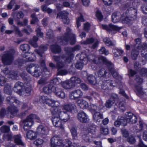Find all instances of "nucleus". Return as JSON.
Instances as JSON below:
<instances>
[{"label": "nucleus", "instance_id": "obj_61", "mask_svg": "<svg viewBox=\"0 0 147 147\" xmlns=\"http://www.w3.org/2000/svg\"><path fill=\"white\" fill-rule=\"evenodd\" d=\"M65 57H66V58L65 60H63L64 61H65V63H69L71 61V60L73 59L74 56L73 54H70L69 56L68 57H66L65 55H64Z\"/></svg>", "mask_w": 147, "mask_h": 147}, {"label": "nucleus", "instance_id": "obj_37", "mask_svg": "<svg viewBox=\"0 0 147 147\" xmlns=\"http://www.w3.org/2000/svg\"><path fill=\"white\" fill-rule=\"evenodd\" d=\"M109 80H106L102 82L101 84V88L104 90H105L108 92L109 90L108 82H109Z\"/></svg>", "mask_w": 147, "mask_h": 147}, {"label": "nucleus", "instance_id": "obj_32", "mask_svg": "<svg viewBox=\"0 0 147 147\" xmlns=\"http://www.w3.org/2000/svg\"><path fill=\"white\" fill-rule=\"evenodd\" d=\"M112 52L114 56L116 57H119L124 53L123 50L120 49H113Z\"/></svg>", "mask_w": 147, "mask_h": 147}, {"label": "nucleus", "instance_id": "obj_14", "mask_svg": "<svg viewBox=\"0 0 147 147\" xmlns=\"http://www.w3.org/2000/svg\"><path fill=\"white\" fill-rule=\"evenodd\" d=\"M82 95V93L80 90H75L70 93L69 98L71 99L76 100L81 98Z\"/></svg>", "mask_w": 147, "mask_h": 147}, {"label": "nucleus", "instance_id": "obj_58", "mask_svg": "<svg viewBox=\"0 0 147 147\" xmlns=\"http://www.w3.org/2000/svg\"><path fill=\"white\" fill-rule=\"evenodd\" d=\"M90 106L91 109L94 111H100L101 110V109L99 107H97L94 104L91 103Z\"/></svg>", "mask_w": 147, "mask_h": 147}, {"label": "nucleus", "instance_id": "obj_21", "mask_svg": "<svg viewBox=\"0 0 147 147\" xmlns=\"http://www.w3.org/2000/svg\"><path fill=\"white\" fill-rule=\"evenodd\" d=\"M121 18L122 19V20H123V22H125L123 21L124 19L123 20V18H122L121 14L119 12H115L112 15V21L114 23L119 22Z\"/></svg>", "mask_w": 147, "mask_h": 147}, {"label": "nucleus", "instance_id": "obj_5", "mask_svg": "<svg viewBox=\"0 0 147 147\" xmlns=\"http://www.w3.org/2000/svg\"><path fill=\"white\" fill-rule=\"evenodd\" d=\"M65 56L64 55L56 56H53V59L56 62V67L58 69L63 68L65 65V62L63 61Z\"/></svg>", "mask_w": 147, "mask_h": 147}, {"label": "nucleus", "instance_id": "obj_18", "mask_svg": "<svg viewBox=\"0 0 147 147\" xmlns=\"http://www.w3.org/2000/svg\"><path fill=\"white\" fill-rule=\"evenodd\" d=\"M20 49L24 53L22 54V56L24 58H26L27 54H28V52L30 49V46L28 44H24L21 45L20 47Z\"/></svg>", "mask_w": 147, "mask_h": 147}, {"label": "nucleus", "instance_id": "obj_23", "mask_svg": "<svg viewBox=\"0 0 147 147\" xmlns=\"http://www.w3.org/2000/svg\"><path fill=\"white\" fill-rule=\"evenodd\" d=\"M59 116L62 120L64 122H66L68 121L70 118V116L68 113L62 111L60 112Z\"/></svg>", "mask_w": 147, "mask_h": 147}, {"label": "nucleus", "instance_id": "obj_41", "mask_svg": "<svg viewBox=\"0 0 147 147\" xmlns=\"http://www.w3.org/2000/svg\"><path fill=\"white\" fill-rule=\"evenodd\" d=\"M103 41L105 44L108 46H115L114 43L108 38H105L103 39Z\"/></svg>", "mask_w": 147, "mask_h": 147}, {"label": "nucleus", "instance_id": "obj_56", "mask_svg": "<svg viewBox=\"0 0 147 147\" xmlns=\"http://www.w3.org/2000/svg\"><path fill=\"white\" fill-rule=\"evenodd\" d=\"M99 52L100 54H104L105 55H107L109 54L108 50H107L105 47H103L99 50Z\"/></svg>", "mask_w": 147, "mask_h": 147}, {"label": "nucleus", "instance_id": "obj_46", "mask_svg": "<svg viewBox=\"0 0 147 147\" xmlns=\"http://www.w3.org/2000/svg\"><path fill=\"white\" fill-rule=\"evenodd\" d=\"M36 67L33 64L28 65L26 67V70L28 72L32 75V73L34 72Z\"/></svg>", "mask_w": 147, "mask_h": 147}, {"label": "nucleus", "instance_id": "obj_62", "mask_svg": "<svg viewBox=\"0 0 147 147\" xmlns=\"http://www.w3.org/2000/svg\"><path fill=\"white\" fill-rule=\"evenodd\" d=\"M131 3L129 2L125 4L123 7V9L124 10H126V11H129L132 7H131Z\"/></svg>", "mask_w": 147, "mask_h": 147}, {"label": "nucleus", "instance_id": "obj_35", "mask_svg": "<svg viewBox=\"0 0 147 147\" xmlns=\"http://www.w3.org/2000/svg\"><path fill=\"white\" fill-rule=\"evenodd\" d=\"M52 51L54 53H59L61 51L60 47L57 45H53L51 46Z\"/></svg>", "mask_w": 147, "mask_h": 147}, {"label": "nucleus", "instance_id": "obj_6", "mask_svg": "<svg viewBox=\"0 0 147 147\" xmlns=\"http://www.w3.org/2000/svg\"><path fill=\"white\" fill-rule=\"evenodd\" d=\"M77 118L80 122L83 123H87L89 120L88 115L82 111H80L78 113Z\"/></svg>", "mask_w": 147, "mask_h": 147}, {"label": "nucleus", "instance_id": "obj_8", "mask_svg": "<svg viewBox=\"0 0 147 147\" xmlns=\"http://www.w3.org/2000/svg\"><path fill=\"white\" fill-rule=\"evenodd\" d=\"M14 142L16 144L10 143L8 144L7 147H17V145H20L22 146L24 145V144L21 140V137L20 135H17L14 136Z\"/></svg>", "mask_w": 147, "mask_h": 147}, {"label": "nucleus", "instance_id": "obj_19", "mask_svg": "<svg viewBox=\"0 0 147 147\" xmlns=\"http://www.w3.org/2000/svg\"><path fill=\"white\" fill-rule=\"evenodd\" d=\"M102 27L103 29L108 31H111L112 30L118 31L120 30V28L117 26L110 24L109 26L107 25H102Z\"/></svg>", "mask_w": 147, "mask_h": 147}, {"label": "nucleus", "instance_id": "obj_51", "mask_svg": "<svg viewBox=\"0 0 147 147\" xmlns=\"http://www.w3.org/2000/svg\"><path fill=\"white\" fill-rule=\"evenodd\" d=\"M110 99L117 104L118 101V97L117 95L115 94H112L111 95Z\"/></svg>", "mask_w": 147, "mask_h": 147}, {"label": "nucleus", "instance_id": "obj_44", "mask_svg": "<svg viewBox=\"0 0 147 147\" xmlns=\"http://www.w3.org/2000/svg\"><path fill=\"white\" fill-rule=\"evenodd\" d=\"M55 107H53L51 108V113L53 116H55L57 114L59 115L60 112L61 111V110L60 109Z\"/></svg>", "mask_w": 147, "mask_h": 147}, {"label": "nucleus", "instance_id": "obj_24", "mask_svg": "<svg viewBox=\"0 0 147 147\" xmlns=\"http://www.w3.org/2000/svg\"><path fill=\"white\" fill-rule=\"evenodd\" d=\"M105 106L107 108H110L112 106H114V110L115 111H117L118 107V106L117 105V104L110 99L106 101L105 103Z\"/></svg>", "mask_w": 147, "mask_h": 147}, {"label": "nucleus", "instance_id": "obj_7", "mask_svg": "<svg viewBox=\"0 0 147 147\" xmlns=\"http://www.w3.org/2000/svg\"><path fill=\"white\" fill-rule=\"evenodd\" d=\"M52 92H53L57 96L62 98L65 97V94L60 87L54 86L52 88Z\"/></svg>", "mask_w": 147, "mask_h": 147}, {"label": "nucleus", "instance_id": "obj_15", "mask_svg": "<svg viewBox=\"0 0 147 147\" xmlns=\"http://www.w3.org/2000/svg\"><path fill=\"white\" fill-rule=\"evenodd\" d=\"M49 131L47 127L42 125L39 126L37 129V133L41 136L47 135L48 134Z\"/></svg>", "mask_w": 147, "mask_h": 147}, {"label": "nucleus", "instance_id": "obj_55", "mask_svg": "<svg viewBox=\"0 0 147 147\" xmlns=\"http://www.w3.org/2000/svg\"><path fill=\"white\" fill-rule=\"evenodd\" d=\"M61 82V80L59 78H55L51 80L50 85L58 84Z\"/></svg>", "mask_w": 147, "mask_h": 147}, {"label": "nucleus", "instance_id": "obj_57", "mask_svg": "<svg viewBox=\"0 0 147 147\" xmlns=\"http://www.w3.org/2000/svg\"><path fill=\"white\" fill-rule=\"evenodd\" d=\"M119 109L121 112H123L125 110V103L123 102H121L119 104Z\"/></svg>", "mask_w": 147, "mask_h": 147}, {"label": "nucleus", "instance_id": "obj_52", "mask_svg": "<svg viewBox=\"0 0 147 147\" xmlns=\"http://www.w3.org/2000/svg\"><path fill=\"white\" fill-rule=\"evenodd\" d=\"M18 74L16 72L14 71H11L9 75V78H11L12 79H16L18 76Z\"/></svg>", "mask_w": 147, "mask_h": 147}, {"label": "nucleus", "instance_id": "obj_13", "mask_svg": "<svg viewBox=\"0 0 147 147\" xmlns=\"http://www.w3.org/2000/svg\"><path fill=\"white\" fill-rule=\"evenodd\" d=\"M97 74L98 76L100 78H107L111 76V74L109 71L104 68H102L99 70Z\"/></svg>", "mask_w": 147, "mask_h": 147}, {"label": "nucleus", "instance_id": "obj_45", "mask_svg": "<svg viewBox=\"0 0 147 147\" xmlns=\"http://www.w3.org/2000/svg\"><path fill=\"white\" fill-rule=\"evenodd\" d=\"M70 80L75 85L76 84H80L82 82L80 78L75 76L71 77Z\"/></svg>", "mask_w": 147, "mask_h": 147}, {"label": "nucleus", "instance_id": "obj_3", "mask_svg": "<svg viewBox=\"0 0 147 147\" xmlns=\"http://www.w3.org/2000/svg\"><path fill=\"white\" fill-rule=\"evenodd\" d=\"M15 51L13 49H11L8 51L5 52L2 58L4 64L6 65H11L13 60V55Z\"/></svg>", "mask_w": 147, "mask_h": 147}, {"label": "nucleus", "instance_id": "obj_16", "mask_svg": "<svg viewBox=\"0 0 147 147\" xmlns=\"http://www.w3.org/2000/svg\"><path fill=\"white\" fill-rule=\"evenodd\" d=\"M61 120L57 116H53L52 118V121L53 125L57 127L61 128L62 126Z\"/></svg>", "mask_w": 147, "mask_h": 147}, {"label": "nucleus", "instance_id": "obj_43", "mask_svg": "<svg viewBox=\"0 0 147 147\" xmlns=\"http://www.w3.org/2000/svg\"><path fill=\"white\" fill-rule=\"evenodd\" d=\"M117 120L121 123L123 126L127 125V119H125L123 117L121 116H119L118 117Z\"/></svg>", "mask_w": 147, "mask_h": 147}, {"label": "nucleus", "instance_id": "obj_39", "mask_svg": "<svg viewBox=\"0 0 147 147\" xmlns=\"http://www.w3.org/2000/svg\"><path fill=\"white\" fill-rule=\"evenodd\" d=\"M4 92L6 94L11 95L12 93L11 86L9 85H6L4 89Z\"/></svg>", "mask_w": 147, "mask_h": 147}, {"label": "nucleus", "instance_id": "obj_25", "mask_svg": "<svg viewBox=\"0 0 147 147\" xmlns=\"http://www.w3.org/2000/svg\"><path fill=\"white\" fill-rule=\"evenodd\" d=\"M103 118L102 114L99 112H96L93 115V118L96 122H99L100 121V119Z\"/></svg>", "mask_w": 147, "mask_h": 147}, {"label": "nucleus", "instance_id": "obj_54", "mask_svg": "<svg viewBox=\"0 0 147 147\" xmlns=\"http://www.w3.org/2000/svg\"><path fill=\"white\" fill-rule=\"evenodd\" d=\"M20 76L22 79L25 81H28L30 79L29 76H28L27 73L25 72L20 74Z\"/></svg>", "mask_w": 147, "mask_h": 147}, {"label": "nucleus", "instance_id": "obj_11", "mask_svg": "<svg viewBox=\"0 0 147 147\" xmlns=\"http://www.w3.org/2000/svg\"><path fill=\"white\" fill-rule=\"evenodd\" d=\"M51 146L59 147L62 145V140L58 137L54 136L51 139Z\"/></svg>", "mask_w": 147, "mask_h": 147}, {"label": "nucleus", "instance_id": "obj_29", "mask_svg": "<svg viewBox=\"0 0 147 147\" xmlns=\"http://www.w3.org/2000/svg\"><path fill=\"white\" fill-rule=\"evenodd\" d=\"M42 74V70L39 67H36L34 72L32 73L33 76L38 78Z\"/></svg>", "mask_w": 147, "mask_h": 147}, {"label": "nucleus", "instance_id": "obj_22", "mask_svg": "<svg viewBox=\"0 0 147 147\" xmlns=\"http://www.w3.org/2000/svg\"><path fill=\"white\" fill-rule=\"evenodd\" d=\"M48 49V47L46 45H41L38 49H35L34 50L35 52L38 55L42 57V54L44 52L47 50Z\"/></svg>", "mask_w": 147, "mask_h": 147}, {"label": "nucleus", "instance_id": "obj_40", "mask_svg": "<svg viewBox=\"0 0 147 147\" xmlns=\"http://www.w3.org/2000/svg\"><path fill=\"white\" fill-rule=\"evenodd\" d=\"M68 14V13L67 11H63L57 14L56 18H60L61 17V18L62 19L67 17V16Z\"/></svg>", "mask_w": 147, "mask_h": 147}, {"label": "nucleus", "instance_id": "obj_34", "mask_svg": "<svg viewBox=\"0 0 147 147\" xmlns=\"http://www.w3.org/2000/svg\"><path fill=\"white\" fill-rule=\"evenodd\" d=\"M27 138L30 140L35 139L36 137V134L32 130L28 131L27 133Z\"/></svg>", "mask_w": 147, "mask_h": 147}, {"label": "nucleus", "instance_id": "obj_28", "mask_svg": "<svg viewBox=\"0 0 147 147\" xmlns=\"http://www.w3.org/2000/svg\"><path fill=\"white\" fill-rule=\"evenodd\" d=\"M77 103L78 105L82 109H85L88 107V103L84 100H79L77 101Z\"/></svg>", "mask_w": 147, "mask_h": 147}, {"label": "nucleus", "instance_id": "obj_53", "mask_svg": "<svg viewBox=\"0 0 147 147\" xmlns=\"http://www.w3.org/2000/svg\"><path fill=\"white\" fill-rule=\"evenodd\" d=\"M15 97L11 96L7 97L6 99L7 103L11 105L14 102Z\"/></svg>", "mask_w": 147, "mask_h": 147}, {"label": "nucleus", "instance_id": "obj_26", "mask_svg": "<svg viewBox=\"0 0 147 147\" xmlns=\"http://www.w3.org/2000/svg\"><path fill=\"white\" fill-rule=\"evenodd\" d=\"M38 40V37L36 36H33L32 39L29 40V43L34 47H38L37 42Z\"/></svg>", "mask_w": 147, "mask_h": 147}, {"label": "nucleus", "instance_id": "obj_1", "mask_svg": "<svg viewBox=\"0 0 147 147\" xmlns=\"http://www.w3.org/2000/svg\"><path fill=\"white\" fill-rule=\"evenodd\" d=\"M66 31V32L63 39L61 40V42L60 41L59 42L60 43V45H65L69 40L71 45L75 44L76 41V35L71 33V29L69 27L67 28Z\"/></svg>", "mask_w": 147, "mask_h": 147}, {"label": "nucleus", "instance_id": "obj_20", "mask_svg": "<svg viewBox=\"0 0 147 147\" xmlns=\"http://www.w3.org/2000/svg\"><path fill=\"white\" fill-rule=\"evenodd\" d=\"M63 109L67 111L72 113L76 110V106L74 104L69 103L64 105Z\"/></svg>", "mask_w": 147, "mask_h": 147}, {"label": "nucleus", "instance_id": "obj_17", "mask_svg": "<svg viewBox=\"0 0 147 147\" xmlns=\"http://www.w3.org/2000/svg\"><path fill=\"white\" fill-rule=\"evenodd\" d=\"M23 86V83L20 82H16L13 88L14 91L19 94H22V86Z\"/></svg>", "mask_w": 147, "mask_h": 147}, {"label": "nucleus", "instance_id": "obj_4", "mask_svg": "<svg viewBox=\"0 0 147 147\" xmlns=\"http://www.w3.org/2000/svg\"><path fill=\"white\" fill-rule=\"evenodd\" d=\"M126 17L123 21L125 22H129V21H133L137 18V11L136 9L132 8L129 11H126Z\"/></svg>", "mask_w": 147, "mask_h": 147}, {"label": "nucleus", "instance_id": "obj_42", "mask_svg": "<svg viewBox=\"0 0 147 147\" xmlns=\"http://www.w3.org/2000/svg\"><path fill=\"white\" fill-rule=\"evenodd\" d=\"M0 130L2 133H8L10 131V127L6 125H3L1 127Z\"/></svg>", "mask_w": 147, "mask_h": 147}, {"label": "nucleus", "instance_id": "obj_12", "mask_svg": "<svg viewBox=\"0 0 147 147\" xmlns=\"http://www.w3.org/2000/svg\"><path fill=\"white\" fill-rule=\"evenodd\" d=\"M127 123L131 124L136 123L137 121L136 116L131 113H126Z\"/></svg>", "mask_w": 147, "mask_h": 147}, {"label": "nucleus", "instance_id": "obj_30", "mask_svg": "<svg viewBox=\"0 0 147 147\" xmlns=\"http://www.w3.org/2000/svg\"><path fill=\"white\" fill-rule=\"evenodd\" d=\"M54 85H48L45 86L43 89V91L44 93L47 94H49L52 92V88Z\"/></svg>", "mask_w": 147, "mask_h": 147}, {"label": "nucleus", "instance_id": "obj_27", "mask_svg": "<svg viewBox=\"0 0 147 147\" xmlns=\"http://www.w3.org/2000/svg\"><path fill=\"white\" fill-rule=\"evenodd\" d=\"M46 104L52 107L58 106L59 104L58 101H55L53 100L49 99L48 98H47Z\"/></svg>", "mask_w": 147, "mask_h": 147}, {"label": "nucleus", "instance_id": "obj_64", "mask_svg": "<svg viewBox=\"0 0 147 147\" xmlns=\"http://www.w3.org/2000/svg\"><path fill=\"white\" fill-rule=\"evenodd\" d=\"M94 41V39L92 38H87L85 41L83 42L84 44H89L93 43Z\"/></svg>", "mask_w": 147, "mask_h": 147}, {"label": "nucleus", "instance_id": "obj_33", "mask_svg": "<svg viewBox=\"0 0 147 147\" xmlns=\"http://www.w3.org/2000/svg\"><path fill=\"white\" fill-rule=\"evenodd\" d=\"M7 109L9 111L12 115H13L18 111V110L17 108L14 106L11 105L7 107Z\"/></svg>", "mask_w": 147, "mask_h": 147}, {"label": "nucleus", "instance_id": "obj_63", "mask_svg": "<svg viewBox=\"0 0 147 147\" xmlns=\"http://www.w3.org/2000/svg\"><path fill=\"white\" fill-rule=\"evenodd\" d=\"M121 131L123 137L125 138L127 137L129 135V133L127 130L124 128H122L121 129Z\"/></svg>", "mask_w": 147, "mask_h": 147}, {"label": "nucleus", "instance_id": "obj_50", "mask_svg": "<svg viewBox=\"0 0 147 147\" xmlns=\"http://www.w3.org/2000/svg\"><path fill=\"white\" fill-rule=\"evenodd\" d=\"M139 54V51L136 49L132 50L131 53V56L134 60H136Z\"/></svg>", "mask_w": 147, "mask_h": 147}, {"label": "nucleus", "instance_id": "obj_47", "mask_svg": "<svg viewBox=\"0 0 147 147\" xmlns=\"http://www.w3.org/2000/svg\"><path fill=\"white\" fill-rule=\"evenodd\" d=\"M135 88L137 91V94L138 95L143 94L144 93L143 91V89L140 85L135 86Z\"/></svg>", "mask_w": 147, "mask_h": 147}, {"label": "nucleus", "instance_id": "obj_36", "mask_svg": "<svg viewBox=\"0 0 147 147\" xmlns=\"http://www.w3.org/2000/svg\"><path fill=\"white\" fill-rule=\"evenodd\" d=\"M107 67L109 70L111 72L114 77H116L118 76V73L115 71L113 68V65L111 63V65H108Z\"/></svg>", "mask_w": 147, "mask_h": 147}, {"label": "nucleus", "instance_id": "obj_48", "mask_svg": "<svg viewBox=\"0 0 147 147\" xmlns=\"http://www.w3.org/2000/svg\"><path fill=\"white\" fill-rule=\"evenodd\" d=\"M70 131L73 137V139H77L78 138V134L76 128L74 127H72L70 129Z\"/></svg>", "mask_w": 147, "mask_h": 147}, {"label": "nucleus", "instance_id": "obj_49", "mask_svg": "<svg viewBox=\"0 0 147 147\" xmlns=\"http://www.w3.org/2000/svg\"><path fill=\"white\" fill-rule=\"evenodd\" d=\"M87 63V61L84 62H78L76 64V67L79 69H81L83 67L84 65H86Z\"/></svg>", "mask_w": 147, "mask_h": 147}, {"label": "nucleus", "instance_id": "obj_9", "mask_svg": "<svg viewBox=\"0 0 147 147\" xmlns=\"http://www.w3.org/2000/svg\"><path fill=\"white\" fill-rule=\"evenodd\" d=\"M96 127V126L94 125H89L86 131V133L89 134L92 138H96L97 137L96 135L97 130Z\"/></svg>", "mask_w": 147, "mask_h": 147}, {"label": "nucleus", "instance_id": "obj_38", "mask_svg": "<svg viewBox=\"0 0 147 147\" xmlns=\"http://www.w3.org/2000/svg\"><path fill=\"white\" fill-rule=\"evenodd\" d=\"M72 143L71 141L68 140H65L62 142L61 147H73L71 145Z\"/></svg>", "mask_w": 147, "mask_h": 147}, {"label": "nucleus", "instance_id": "obj_2", "mask_svg": "<svg viewBox=\"0 0 147 147\" xmlns=\"http://www.w3.org/2000/svg\"><path fill=\"white\" fill-rule=\"evenodd\" d=\"M88 59L90 61L94 64L97 65L105 64L107 66L111 65V61L103 56L98 57L95 55H91L88 56Z\"/></svg>", "mask_w": 147, "mask_h": 147}, {"label": "nucleus", "instance_id": "obj_59", "mask_svg": "<svg viewBox=\"0 0 147 147\" xmlns=\"http://www.w3.org/2000/svg\"><path fill=\"white\" fill-rule=\"evenodd\" d=\"M100 130L101 134L104 135H107L108 134V129L107 128H104L103 126H101L100 128Z\"/></svg>", "mask_w": 147, "mask_h": 147}, {"label": "nucleus", "instance_id": "obj_60", "mask_svg": "<svg viewBox=\"0 0 147 147\" xmlns=\"http://www.w3.org/2000/svg\"><path fill=\"white\" fill-rule=\"evenodd\" d=\"M29 115L32 120H33L34 119H35L37 120V122H41V120L40 117L37 115L35 114H31Z\"/></svg>", "mask_w": 147, "mask_h": 147}, {"label": "nucleus", "instance_id": "obj_31", "mask_svg": "<svg viewBox=\"0 0 147 147\" xmlns=\"http://www.w3.org/2000/svg\"><path fill=\"white\" fill-rule=\"evenodd\" d=\"M87 79L88 83L90 84L95 85L97 83L96 78L92 75H90L88 76Z\"/></svg>", "mask_w": 147, "mask_h": 147}, {"label": "nucleus", "instance_id": "obj_10", "mask_svg": "<svg viewBox=\"0 0 147 147\" xmlns=\"http://www.w3.org/2000/svg\"><path fill=\"white\" fill-rule=\"evenodd\" d=\"M22 122L24 124L23 128L24 130L27 131L33 125L34 123V120H32L29 115Z\"/></svg>", "mask_w": 147, "mask_h": 147}]
</instances>
